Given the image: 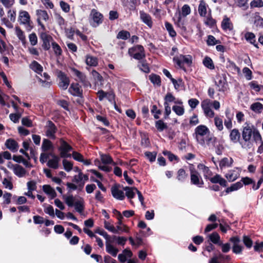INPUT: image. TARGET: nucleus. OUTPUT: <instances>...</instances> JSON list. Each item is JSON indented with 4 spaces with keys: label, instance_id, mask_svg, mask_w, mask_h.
Returning a JSON list of instances; mask_svg holds the SVG:
<instances>
[{
    "label": "nucleus",
    "instance_id": "nucleus-1",
    "mask_svg": "<svg viewBox=\"0 0 263 263\" xmlns=\"http://www.w3.org/2000/svg\"><path fill=\"white\" fill-rule=\"evenodd\" d=\"M193 137L201 145L206 144L208 146L214 145L216 139L211 133H195Z\"/></svg>",
    "mask_w": 263,
    "mask_h": 263
},
{
    "label": "nucleus",
    "instance_id": "nucleus-2",
    "mask_svg": "<svg viewBox=\"0 0 263 263\" xmlns=\"http://www.w3.org/2000/svg\"><path fill=\"white\" fill-rule=\"evenodd\" d=\"M191 184L198 187H202L204 181L199 173L194 167L190 168Z\"/></svg>",
    "mask_w": 263,
    "mask_h": 263
},
{
    "label": "nucleus",
    "instance_id": "nucleus-3",
    "mask_svg": "<svg viewBox=\"0 0 263 263\" xmlns=\"http://www.w3.org/2000/svg\"><path fill=\"white\" fill-rule=\"evenodd\" d=\"M67 205L70 207L74 206L75 210L80 213H81L84 210L83 201L72 196H67Z\"/></svg>",
    "mask_w": 263,
    "mask_h": 263
},
{
    "label": "nucleus",
    "instance_id": "nucleus-4",
    "mask_svg": "<svg viewBox=\"0 0 263 263\" xmlns=\"http://www.w3.org/2000/svg\"><path fill=\"white\" fill-rule=\"evenodd\" d=\"M128 53L136 60H141L145 57L144 49L142 45H138L128 49Z\"/></svg>",
    "mask_w": 263,
    "mask_h": 263
},
{
    "label": "nucleus",
    "instance_id": "nucleus-5",
    "mask_svg": "<svg viewBox=\"0 0 263 263\" xmlns=\"http://www.w3.org/2000/svg\"><path fill=\"white\" fill-rule=\"evenodd\" d=\"M69 92L73 96L79 97L78 102L79 103L83 102V89L78 83H72L68 89Z\"/></svg>",
    "mask_w": 263,
    "mask_h": 263
},
{
    "label": "nucleus",
    "instance_id": "nucleus-6",
    "mask_svg": "<svg viewBox=\"0 0 263 263\" xmlns=\"http://www.w3.org/2000/svg\"><path fill=\"white\" fill-rule=\"evenodd\" d=\"M212 102L210 99H206L201 102V106L205 115L209 118L214 117V112L211 109Z\"/></svg>",
    "mask_w": 263,
    "mask_h": 263
},
{
    "label": "nucleus",
    "instance_id": "nucleus-7",
    "mask_svg": "<svg viewBox=\"0 0 263 263\" xmlns=\"http://www.w3.org/2000/svg\"><path fill=\"white\" fill-rule=\"evenodd\" d=\"M71 157L77 161H83V155L75 151L72 147L67 143V158Z\"/></svg>",
    "mask_w": 263,
    "mask_h": 263
},
{
    "label": "nucleus",
    "instance_id": "nucleus-8",
    "mask_svg": "<svg viewBox=\"0 0 263 263\" xmlns=\"http://www.w3.org/2000/svg\"><path fill=\"white\" fill-rule=\"evenodd\" d=\"M120 185L115 183L111 187V192L114 198L119 200H123L125 198L123 191L120 190Z\"/></svg>",
    "mask_w": 263,
    "mask_h": 263
},
{
    "label": "nucleus",
    "instance_id": "nucleus-9",
    "mask_svg": "<svg viewBox=\"0 0 263 263\" xmlns=\"http://www.w3.org/2000/svg\"><path fill=\"white\" fill-rule=\"evenodd\" d=\"M252 133H242V140L239 141L243 148L248 149L251 148L252 144L250 141Z\"/></svg>",
    "mask_w": 263,
    "mask_h": 263
},
{
    "label": "nucleus",
    "instance_id": "nucleus-10",
    "mask_svg": "<svg viewBox=\"0 0 263 263\" xmlns=\"http://www.w3.org/2000/svg\"><path fill=\"white\" fill-rule=\"evenodd\" d=\"M90 17L93 22L92 26L94 27L98 26L103 22V15L95 9L91 11Z\"/></svg>",
    "mask_w": 263,
    "mask_h": 263
},
{
    "label": "nucleus",
    "instance_id": "nucleus-11",
    "mask_svg": "<svg viewBox=\"0 0 263 263\" xmlns=\"http://www.w3.org/2000/svg\"><path fill=\"white\" fill-rule=\"evenodd\" d=\"M69 70L72 74L76 76L81 82L84 85H86L87 81L85 75L83 73L73 67H69Z\"/></svg>",
    "mask_w": 263,
    "mask_h": 263
},
{
    "label": "nucleus",
    "instance_id": "nucleus-12",
    "mask_svg": "<svg viewBox=\"0 0 263 263\" xmlns=\"http://www.w3.org/2000/svg\"><path fill=\"white\" fill-rule=\"evenodd\" d=\"M208 180L212 183H218L223 187H226L228 185L227 181L219 174H216L214 177L211 176Z\"/></svg>",
    "mask_w": 263,
    "mask_h": 263
},
{
    "label": "nucleus",
    "instance_id": "nucleus-13",
    "mask_svg": "<svg viewBox=\"0 0 263 263\" xmlns=\"http://www.w3.org/2000/svg\"><path fill=\"white\" fill-rule=\"evenodd\" d=\"M56 73L59 80V86L63 89H66V76L64 72L59 70H56Z\"/></svg>",
    "mask_w": 263,
    "mask_h": 263
},
{
    "label": "nucleus",
    "instance_id": "nucleus-14",
    "mask_svg": "<svg viewBox=\"0 0 263 263\" xmlns=\"http://www.w3.org/2000/svg\"><path fill=\"white\" fill-rule=\"evenodd\" d=\"M41 38L42 39L43 44L42 45L43 48L45 50H48L50 47V42L52 40L51 36L45 33H42L41 34Z\"/></svg>",
    "mask_w": 263,
    "mask_h": 263
},
{
    "label": "nucleus",
    "instance_id": "nucleus-15",
    "mask_svg": "<svg viewBox=\"0 0 263 263\" xmlns=\"http://www.w3.org/2000/svg\"><path fill=\"white\" fill-rule=\"evenodd\" d=\"M197 168L202 171L203 176L205 179L208 180L212 175V172L209 167L202 163H199L197 165Z\"/></svg>",
    "mask_w": 263,
    "mask_h": 263
},
{
    "label": "nucleus",
    "instance_id": "nucleus-16",
    "mask_svg": "<svg viewBox=\"0 0 263 263\" xmlns=\"http://www.w3.org/2000/svg\"><path fill=\"white\" fill-rule=\"evenodd\" d=\"M85 63L88 66L96 67L98 64V59L90 54H87L85 56Z\"/></svg>",
    "mask_w": 263,
    "mask_h": 263
},
{
    "label": "nucleus",
    "instance_id": "nucleus-17",
    "mask_svg": "<svg viewBox=\"0 0 263 263\" xmlns=\"http://www.w3.org/2000/svg\"><path fill=\"white\" fill-rule=\"evenodd\" d=\"M140 16L141 20L143 23L146 24L150 28L152 27L153 22L151 16L148 14L144 12V11H140Z\"/></svg>",
    "mask_w": 263,
    "mask_h": 263
},
{
    "label": "nucleus",
    "instance_id": "nucleus-18",
    "mask_svg": "<svg viewBox=\"0 0 263 263\" xmlns=\"http://www.w3.org/2000/svg\"><path fill=\"white\" fill-rule=\"evenodd\" d=\"M106 251L113 257H116L119 252V250L112 244L109 243L108 240L106 241Z\"/></svg>",
    "mask_w": 263,
    "mask_h": 263
},
{
    "label": "nucleus",
    "instance_id": "nucleus-19",
    "mask_svg": "<svg viewBox=\"0 0 263 263\" xmlns=\"http://www.w3.org/2000/svg\"><path fill=\"white\" fill-rule=\"evenodd\" d=\"M6 147L12 152H15L17 151L18 146L17 142L11 139H8L5 143Z\"/></svg>",
    "mask_w": 263,
    "mask_h": 263
},
{
    "label": "nucleus",
    "instance_id": "nucleus-20",
    "mask_svg": "<svg viewBox=\"0 0 263 263\" xmlns=\"http://www.w3.org/2000/svg\"><path fill=\"white\" fill-rule=\"evenodd\" d=\"M188 177V174L184 168H180L177 173L176 179L181 182H184Z\"/></svg>",
    "mask_w": 263,
    "mask_h": 263
},
{
    "label": "nucleus",
    "instance_id": "nucleus-21",
    "mask_svg": "<svg viewBox=\"0 0 263 263\" xmlns=\"http://www.w3.org/2000/svg\"><path fill=\"white\" fill-rule=\"evenodd\" d=\"M184 57H185V55L180 54L179 55L174 57L173 58V61L177 65L179 68L185 70V69L184 67Z\"/></svg>",
    "mask_w": 263,
    "mask_h": 263
},
{
    "label": "nucleus",
    "instance_id": "nucleus-22",
    "mask_svg": "<svg viewBox=\"0 0 263 263\" xmlns=\"http://www.w3.org/2000/svg\"><path fill=\"white\" fill-rule=\"evenodd\" d=\"M216 79L218 80V82H216V84L219 87H221L219 89V91H223V87H224V84L226 83V79L225 78V74H222V76L219 74L216 76Z\"/></svg>",
    "mask_w": 263,
    "mask_h": 263
},
{
    "label": "nucleus",
    "instance_id": "nucleus-23",
    "mask_svg": "<svg viewBox=\"0 0 263 263\" xmlns=\"http://www.w3.org/2000/svg\"><path fill=\"white\" fill-rule=\"evenodd\" d=\"M141 144L144 147H147L151 145L148 134L146 133H141Z\"/></svg>",
    "mask_w": 263,
    "mask_h": 263
},
{
    "label": "nucleus",
    "instance_id": "nucleus-24",
    "mask_svg": "<svg viewBox=\"0 0 263 263\" xmlns=\"http://www.w3.org/2000/svg\"><path fill=\"white\" fill-rule=\"evenodd\" d=\"M245 37L250 43L253 44L254 46L258 47L257 44H255V35L253 33L250 32H246L245 34Z\"/></svg>",
    "mask_w": 263,
    "mask_h": 263
},
{
    "label": "nucleus",
    "instance_id": "nucleus-25",
    "mask_svg": "<svg viewBox=\"0 0 263 263\" xmlns=\"http://www.w3.org/2000/svg\"><path fill=\"white\" fill-rule=\"evenodd\" d=\"M221 27L224 30H231L233 25L228 17H225L221 22Z\"/></svg>",
    "mask_w": 263,
    "mask_h": 263
},
{
    "label": "nucleus",
    "instance_id": "nucleus-26",
    "mask_svg": "<svg viewBox=\"0 0 263 263\" xmlns=\"http://www.w3.org/2000/svg\"><path fill=\"white\" fill-rule=\"evenodd\" d=\"M242 187V183L241 181H238L235 183L232 184L230 187H227L226 192L228 194L231 192L236 191Z\"/></svg>",
    "mask_w": 263,
    "mask_h": 263
},
{
    "label": "nucleus",
    "instance_id": "nucleus-27",
    "mask_svg": "<svg viewBox=\"0 0 263 263\" xmlns=\"http://www.w3.org/2000/svg\"><path fill=\"white\" fill-rule=\"evenodd\" d=\"M19 17L21 23L23 24H26L29 22L30 16L27 11H24L21 12L20 14Z\"/></svg>",
    "mask_w": 263,
    "mask_h": 263
},
{
    "label": "nucleus",
    "instance_id": "nucleus-28",
    "mask_svg": "<svg viewBox=\"0 0 263 263\" xmlns=\"http://www.w3.org/2000/svg\"><path fill=\"white\" fill-rule=\"evenodd\" d=\"M43 190L45 193L50 196L52 198L55 197L57 195L54 189L49 185H44L43 186Z\"/></svg>",
    "mask_w": 263,
    "mask_h": 263
},
{
    "label": "nucleus",
    "instance_id": "nucleus-29",
    "mask_svg": "<svg viewBox=\"0 0 263 263\" xmlns=\"http://www.w3.org/2000/svg\"><path fill=\"white\" fill-rule=\"evenodd\" d=\"M30 68L38 73H40L43 71L42 66L35 61H33L31 63L30 65Z\"/></svg>",
    "mask_w": 263,
    "mask_h": 263
},
{
    "label": "nucleus",
    "instance_id": "nucleus-30",
    "mask_svg": "<svg viewBox=\"0 0 263 263\" xmlns=\"http://www.w3.org/2000/svg\"><path fill=\"white\" fill-rule=\"evenodd\" d=\"M233 162V159L231 158L229 159L228 158H223L219 162V166L221 168L224 167H229L231 166Z\"/></svg>",
    "mask_w": 263,
    "mask_h": 263
},
{
    "label": "nucleus",
    "instance_id": "nucleus-31",
    "mask_svg": "<svg viewBox=\"0 0 263 263\" xmlns=\"http://www.w3.org/2000/svg\"><path fill=\"white\" fill-rule=\"evenodd\" d=\"M199 14L201 16H205L206 14V6L205 3L201 1L198 7Z\"/></svg>",
    "mask_w": 263,
    "mask_h": 263
},
{
    "label": "nucleus",
    "instance_id": "nucleus-32",
    "mask_svg": "<svg viewBox=\"0 0 263 263\" xmlns=\"http://www.w3.org/2000/svg\"><path fill=\"white\" fill-rule=\"evenodd\" d=\"M250 108L256 113H260L263 109V105L259 102H255L251 105Z\"/></svg>",
    "mask_w": 263,
    "mask_h": 263
},
{
    "label": "nucleus",
    "instance_id": "nucleus-33",
    "mask_svg": "<svg viewBox=\"0 0 263 263\" xmlns=\"http://www.w3.org/2000/svg\"><path fill=\"white\" fill-rule=\"evenodd\" d=\"M175 24L177 27L180 28L182 31H185L186 27L185 26L184 21L182 20L181 14H179V16L178 17L176 21L175 22Z\"/></svg>",
    "mask_w": 263,
    "mask_h": 263
},
{
    "label": "nucleus",
    "instance_id": "nucleus-34",
    "mask_svg": "<svg viewBox=\"0 0 263 263\" xmlns=\"http://www.w3.org/2000/svg\"><path fill=\"white\" fill-rule=\"evenodd\" d=\"M60 154L61 157L63 158V165L64 168L66 170V143L63 142L62 146L60 148Z\"/></svg>",
    "mask_w": 263,
    "mask_h": 263
},
{
    "label": "nucleus",
    "instance_id": "nucleus-35",
    "mask_svg": "<svg viewBox=\"0 0 263 263\" xmlns=\"http://www.w3.org/2000/svg\"><path fill=\"white\" fill-rule=\"evenodd\" d=\"M58 161L59 158L57 156H53L52 159L48 160L47 164L49 167L57 168L58 167Z\"/></svg>",
    "mask_w": 263,
    "mask_h": 263
},
{
    "label": "nucleus",
    "instance_id": "nucleus-36",
    "mask_svg": "<svg viewBox=\"0 0 263 263\" xmlns=\"http://www.w3.org/2000/svg\"><path fill=\"white\" fill-rule=\"evenodd\" d=\"M226 178L230 181H235L238 177L237 174L235 171H229L225 175Z\"/></svg>",
    "mask_w": 263,
    "mask_h": 263
},
{
    "label": "nucleus",
    "instance_id": "nucleus-37",
    "mask_svg": "<svg viewBox=\"0 0 263 263\" xmlns=\"http://www.w3.org/2000/svg\"><path fill=\"white\" fill-rule=\"evenodd\" d=\"M203 65L210 69H214L215 68L212 60L208 57H206L203 60Z\"/></svg>",
    "mask_w": 263,
    "mask_h": 263
},
{
    "label": "nucleus",
    "instance_id": "nucleus-38",
    "mask_svg": "<svg viewBox=\"0 0 263 263\" xmlns=\"http://www.w3.org/2000/svg\"><path fill=\"white\" fill-rule=\"evenodd\" d=\"M149 79L151 82L154 85L160 86L161 85V79L160 77L155 74H151L149 76Z\"/></svg>",
    "mask_w": 263,
    "mask_h": 263
},
{
    "label": "nucleus",
    "instance_id": "nucleus-39",
    "mask_svg": "<svg viewBox=\"0 0 263 263\" xmlns=\"http://www.w3.org/2000/svg\"><path fill=\"white\" fill-rule=\"evenodd\" d=\"M14 173L17 176L21 177L25 175L26 171L22 166L16 165L14 168Z\"/></svg>",
    "mask_w": 263,
    "mask_h": 263
},
{
    "label": "nucleus",
    "instance_id": "nucleus-40",
    "mask_svg": "<svg viewBox=\"0 0 263 263\" xmlns=\"http://www.w3.org/2000/svg\"><path fill=\"white\" fill-rule=\"evenodd\" d=\"M165 27L166 28V29L169 33V34L171 36H172V37L176 36V32L175 31V30L174 29V28L171 23H170L167 22H166L165 23Z\"/></svg>",
    "mask_w": 263,
    "mask_h": 263
},
{
    "label": "nucleus",
    "instance_id": "nucleus-41",
    "mask_svg": "<svg viewBox=\"0 0 263 263\" xmlns=\"http://www.w3.org/2000/svg\"><path fill=\"white\" fill-rule=\"evenodd\" d=\"M124 190L126 192L125 195L128 198L132 199L135 197V193L134 192V190H135L134 187L132 188L128 186H126L124 187Z\"/></svg>",
    "mask_w": 263,
    "mask_h": 263
},
{
    "label": "nucleus",
    "instance_id": "nucleus-42",
    "mask_svg": "<svg viewBox=\"0 0 263 263\" xmlns=\"http://www.w3.org/2000/svg\"><path fill=\"white\" fill-rule=\"evenodd\" d=\"M101 159L102 162V163L104 164H112L114 163L113 162L112 159L111 157L107 155H102L101 156Z\"/></svg>",
    "mask_w": 263,
    "mask_h": 263
},
{
    "label": "nucleus",
    "instance_id": "nucleus-43",
    "mask_svg": "<svg viewBox=\"0 0 263 263\" xmlns=\"http://www.w3.org/2000/svg\"><path fill=\"white\" fill-rule=\"evenodd\" d=\"M144 155L151 162H153L156 160L157 153L156 152H146L144 153Z\"/></svg>",
    "mask_w": 263,
    "mask_h": 263
},
{
    "label": "nucleus",
    "instance_id": "nucleus-44",
    "mask_svg": "<svg viewBox=\"0 0 263 263\" xmlns=\"http://www.w3.org/2000/svg\"><path fill=\"white\" fill-rule=\"evenodd\" d=\"M130 37V33L127 31L122 30L120 31L117 36L119 39L126 40Z\"/></svg>",
    "mask_w": 263,
    "mask_h": 263
},
{
    "label": "nucleus",
    "instance_id": "nucleus-45",
    "mask_svg": "<svg viewBox=\"0 0 263 263\" xmlns=\"http://www.w3.org/2000/svg\"><path fill=\"white\" fill-rule=\"evenodd\" d=\"M36 14L39 17V19H42L45 21L48 19V15L45 10H36Z\"/></svg>",
    "mask_w": 263,
    "mask_h": 263
},
{
    "label": "nucleus",
    "instance_id": "nucleus-46",
    "mask_svg": "<svg viewBox=\"0 0 263 263\" xmlns=\"http://www.w3.org/2000/svg\"><path fill=\"white\" fill-rule=\"evenodd\" d=\"M191 13V8L190 7L187 5H184L181 8V15H182L184 17L186 16L187 15L190 14Z\"/></svg>",
    "mask_w": 263,
    "mask_h": 263
},
{
    "label": "nucleus",
    "instance_id": "nucleus-47",
    "mask_svg": "<svg viewBox=\"0 0 263 263\" xmlns=\"http://www.w3.org/2000/svg\"><path fill=\"white\" fill-rule=\"evenodd\" d=\"M172 109L178 116H182L184 112V109L182 106L175 105L173 106Z\"/></svg>",
    "mask_w": 263,
    "mask_h": 263
},
{
    "label": "nucleus",
    "instance_id": "nucleus-48",
    "mask_svg": "<svg viewBox=\"0 0 263 263\" xmlns=\"http://www.w3.org/2000/svg\"><path fill=\"white\" fill-rule=\"evenodd\" d=\"M104 228L108 230L110 232H111L113 233L117 234V230L114 227V226L111 225L110 223L106 221H105L104 222Z\"/></svg>",
    "mask_w": 263,
    "mask_h": 263
},
{
    "label": "nucleus",
    "instance_id": "nucleus-49",
    "mask_svg": "<svg viewBox=\"0 0 263 263\" xmlns=\"http://www.w3.org/2000/svg\"><path fill=\"white\" fill-rule=\"evenodd\" d=\"M257 132L256 128L250 123L246 122L243 126V132Z\"/></svg>",
    "mask_w": 263,
    "mask_h": 263
},
{
    "label": "nucleus",
    "instance_id": "nucleus-50",
    "mask_svg": "<svg viewBox=\"0 0 263 263\" xmlns=\"http://www.w3.org/2000/svg\"><path fill=\"white\" fill-rule=\"evenodd\" d=\"M230 137L231 140L234 143L240 141V133H230Z\"/></svg>",
    "mask_w": 263,
    "mask_h": 263
},
{
    "label": "nucleus",
    "instance_id": "nucleus-51",
    "mask_svg": "<svg viewBox=\"0 0 263 263\" xmlns=\"http://www.w3.org/2000/svg\"><path fill=\"white\" fill-rule=\"evenodd\" d=\"M163 154L164 156H167L168 160L170 161H173V160H178V158L177 156L172 153L170 151H165L163 152Z\"/></svg>",
    "mask_w": 263,
    "mask_h": 263
},
{
    "label": "nucleus",
    "instance_id": "nucleus-52",
    "mask_svg": "<svg viewBox=\"0 0 263 263\" xmlns=\"http://www.w3.org/2000/svg\"><path fill=\"white\" fill-rule=\"evenodd\" d=\"M165 102L164 103H168L170 102H174L175 103H178V102L176 101V98L175 97L173 96L171 93H167L165 98H164Z\"/></svg>",
    "mask_w": 263,
    "mask_h": 263
},
{
    "label": "nucleus",
    "instance_id": "nucleus-53",
    "mask_svg": "<svg viewBox=\"0 0 263 263\" xmlns=\"http://www.w3.org/2000/svg\"><path fill=\"white\" fill-rule=\"evenodd\" d=\"M156 127L158 130H163L167 128V125L162 120H160L156 122Z\"/></svg>",
    "mask_w": 263,
    "mask_h": 263
},
{
    "label": "nucleus",
    "instance_id": "nucleus-54",
    "mask_svg": "<svg viewBox=\"0 0 263 263\" xmlns=\"http://www.w3.org/2000/svg\"><path fill=\"white\" fill-rule=\"evenodd\" d=\"M219 43V41L217 40L214 36L209 35L208 36L206 43L209 46H213Z\"/></svg>",
    "mask_w": 263,
    "mask_h": 263
},
{
    "label": "nucleus",
    "instance_id": "nucleus-55",
    "mask_svg": "<svg viewBox=\"0 0 263 263\" xmlns=\"http://www.w3.org/2000/svg\"><path fill=\"white\" fill-rule=\"evenodd\" d=\"M210 239L213 243L216 244L220 240L219 235L217 232H214L210 235Z\"/></svg>",
    "mask_w": 263,
    "mask_h": 263
},
{
    "label": "nucleus",
    "instance_id": "nucleus-56",
    "mask_svg": "<svg viewBox=\"0 0 263 263\" xmlns=\"http://www.w3.org/2000/svg\"><path fill=\"white\" fill-rule=\"evenodd\" d=\"M251 8L263 7V1L262 0H253L250 3Z\"/></svg>",
    "mask_w": 263,
    "mask_h": 263
},
{
    "label": "nucleus",
    "instance_id": "nucleus-57",
    "mask_svg": "<svg viewBox=\"0 0 263 263\" xmlns=\"http://www.w3.org/2000/svg\"><path fill=\"white\" fill-rule=\"evenodd\" d=\"M254 250L255 252L260 253L263 252V241L256 242L254 246Z\"/></svg>",
    "mask_w": 263,
    "mask_h": 263
},
{
    "label": "nucleus",
    "instance_id": "nucleus-58",
    "mask_svg": "<svg viewBox=\"0 0 263 263\" xmlns=\"http://www.w3.org/2000/svg\"><path fill=\"white\" fill-rule=\"evenodd\" d=\"M243 242L247 248H251L252 247L253 241L248 236H244L243 237Z\"/></svg>",
    "mask_w": 263,
    "mask_h": 263
},
{
    "label": "nucleus",
    "instance_id": "nucleus-59",
    "mask_svg": "<svg viewBox=\"0 0 263 263\" xmlns=\"http://www.w3.org/2000/svg\"><path fill=\"white\" fill-rule=\"evenodd\" d=\"M95 232L103 236V237L106 239V241H108L109 238H110V236L103 230H101L98 228L95 230Z\"/></svg>",
    "mask_w": 263,
    "mask_h": 263
},
{
    "label": "nucleus",
    "instance_id": "nucleus-60",
    "mask_svg": "<svg viewBox=\"0 0 263 263\" xmlns=\"http://www.w3.org/2000/svg\"><path fill=\"white\" fill-rule=\"evenodd\" d=\"M242 72L245 75V77L247 80H250L252 79V71L248 67H245L242 69Z\"/></svg>",
    "mask_w": 263,
    "mask_h": 263
},
{
    "label": "nucleus",
    "instance_id": "nucleus-61",
    "mask_svg": "<svg viewBox=\"0 0 263 263\" xmlns=\"http://www.w3.org/2000/svg\"><path fill=\"white\" fill-rule=\"evenodd\" d=\"M215 124L217 127L218 130H221L223 129L222 120L218 117H215L214 119Z\"/></svg>",
    "mask_w": 263,
    "mask_h": 263
},
{
    "label": "nucleus",
    "instance_id": "nucleus-62",
    "mask_svg": "<svg viewBox=\"0 0 263 263\" xmlns=\"http://www.w3.org/2000/svg\"><path fill=\"white\" fill-rule=\"evenodd\" d=\"M172 82L174 84L175 88L177 90H178L183 85L182 81L181 79L176 80L175 79H172Z\"/></svg>",
    "mask_w": 263,
    "mask_h": 263
},
{
    "label": "nucleus",
    "instance_id": "nucleus-63",
    "mask_svg": "<svg viewBox=\"0 0 263 263\" xmlns=\"http://www.w3.org/2000/svg\"><path fill=\"white\" fill-rule=\"evenodd\" d=\"M46 132H54L55 130V125L50 121H48L46 125Z\"/></svg>",
    "mask_w": 263,
    "mask_h": 263
},
{
    "label": "nucleus",
    "instance_id": "nucleus-64",
    "mask_svg": "<svg viewBox=\"0 0 263 263\" xmlns=\"http://www.w3.org/2000/svg\"><path fill=\"white\" fill-rule=\"evenodd\" d=\"M243 247L239 245H233L232 247V251L236 254H240L242 252Z\"/></svg>",
    "mask_w": 263,
    "mask_h": 263
}]
</instances>
